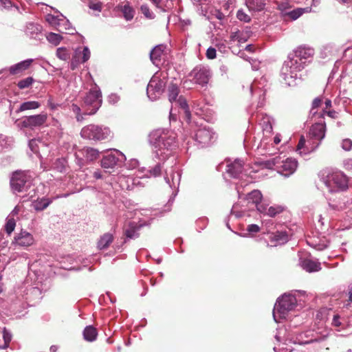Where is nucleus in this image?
Masks as SVG:
<instances>
[{"label": "nucleus", "mask_w": 352, "mask_h": 352, "mask_svg": "<svg viewBox=\"0 0 352 352\" xmlns=\"http://www.w3.org/2000/svg\"><path fill=\"white\" fill-rule=\"evenodd\" d=\"M59 27L57 28V30L61 33H65L68 34H74L76 32L74 28L72 27L69 20L65 16H61Z\"/></svg>", "instance_id": "obj_35"}, {"label": "nucleus", "mask_w": 352, "mask_h": 352, "mask_svg": "<svg viewBox=\"0 0 352 352\" xmlns=\"http://www.w3.org/2000/svg\"><path fill=\"white\" fill-rule=\"evenodd\" d=\"M98 336L97 330L91 325L87 326L83 331L84 339L88 342L96 340Z\"/></svg>", "instance_id": "obj_40"}, {"label": "nucleus", "mask_w": 352, "mask_h": 352, "mask_svg": "<svg viewBox=\"0 0 352 352\" xmlns=\"http://www.w3.org/2000/svg\"><path fill=\"white\" fill-rule=\"evenodd\" d=\"M301 266L303 270L308 272H318L321 270L320 263L311 259H305L302 261Z\"/></svg>", "instance_id": "obj_36"}, {"label": "nucleus", "mask_w": 352, "mask_h": 352, "mask_svg": "<svg viewBox=\"0 0 352 352\" xmlns=\"http://www.w3.org/2000/svg\"><path fill=\"white\" fill-rule=\"evenodd\" d=\"M164 48V46L163 45H158L154 47L151 51L150 59L154 65H158L160 64Z\"/></svg>", "instance_id": "obj_34"}, {"label": "nucleus", "mask_w": 352, "mask_h": 352, "mask_svg": "<svg viewBox=\"0 0 352 352\" xmlns=\"http://www.w3.org/2000/svg\"><path fill=\"white\" fill-rule=\"evenodd\" d=\"M268 0H245V4L251 12H260L264 10Z\"/></svg>", "instance_id": "obj_33"}, {"label": "nucleus", "mask_w": 352, "mask_h": 352, "mask_svg": "<svg viewBox=\"0 0 352 352\" xmlns=\"http://www.w3.org/2000/svg\"><path fill=\"white\" fill-rule=\"evenodd\" d=\"M176 138L177 134L172 130L158 129L153 131L149 135V141L153 146V160L166 161L177 146Z\"/></svg>", "instance_id": "obj_1"}, {"label": "nucleus", "mask_w": 352, "mask_h": 352, "mask_svg": "<svg viewBox=\"0 0 352 352\" xmlns=\"http://www.w3.org/2000/svg\"><path fill=\"white\" fill-rule=\"evenodd\" d=\"M321 180L330 192L346 190L348 188V179L341 172L323 173Z\"/></svg>", "instance_id": "obj_7"}, {"label": "nucleus", "mask_w": 352, "mask_h": 352, "mask_svg": "<svg viewBox=\"0 0 352 352\" xmlns=\"http://www.w3.org/2000/svg\"><path fill=\"white\" fill-rule=\"evenodd\" d=\"M182 173L178 167H172L171 170L166 172L164 179L173 190L172 195L168 201V205L171 206L177 195L179 186L181 181Z\"/></svg>", "instance_id": "obj_16"}, {"label": "nucleus", "mask_w": 352, "mask_h": 352, "mask_svg": "<svg viewBox=\"0 0 352 352\" xmlns=\"http://www.w3.org/2000/svg\"><path fill=\"white\" fill-rule=\"evenodd\" d=\"M260 125L262 126L263 131L271 133L272 131L273 118L267 114L263 113L256 115Z\"/></svg>", "instance_id": "obj_29"}, {"label": "nucleus", "mask_w": 352, "mask_h": 352, "mask_svg": "<svg viewBox=\"0 0 352 352\" xmlns=\"http://www.w3.org/2000/svg\"><path fill=\"white\" fill-rule=\"evenodd\" d=\"M311 12L310 7L306 8H297L289 11H285V16H287L290 19L295 21L301 16L304 13H309Z\"/></svg>", "instance_id": "obj_31"}, {"label": "nucleus", "mask_w": 352, "mask_h": 352, "mask_svg": "<svg viewBox=\"0 0 352 352\" xmlns=\"http://www.w3.org/2000/svg\"><path fill=\"white\" fill-rule=\"evenodd\" d=\"M110 133L109 128L93 124L84 126L80 131L83 139L94 141L107 139Z\"/></svg>", "instance_id": "obj_13"}, {"label": "nucleus", "mask_w": 352, "mask_h": 352, "mask_svg": "<svg viewBox=\"0 0 352 352\" xmlns=\"http://www.w3.org/2000/svg\"><path fill=\"white\" fill-rule=\"evenodd\" d=\"M283 211V208L280 206H272L268 207L266 215L270 217H274L276 215L281 213Z\"/></svg>", "instance_id": "obj_48"}, {"label": "nucleus", "mask_w": 352, "mask_h": 352, "mask_svg": "<svg viewBox=\"0 0 352 352\" xmlns=\"http://www.w3.org/2000/svg\"><path fill=\"white\" fill-rule=\"evenodd\" d=\"M52 130L54 131L56 134V138L57 139H61L65 135V128L63 126L62 123L56 118H53L52 120Z\"/></svg>", "instance_id": "obj_39"}, {"label": "nucleus", "mask_w": 352, "mask_h": 352, "mask_svg": "<svg viewBox=\"0 0 352 352\" xmlns=\"http://www.w3.org/2000/svg\"><path fill=\"white\" fill-rule=\"evenodd\" d=\"M125 160L126 157L122 152L113 149L102 157L100 164L103 168L112 169L116 166H121Z\"/></svg>", "instance_id": "obj_18"}, {"label": "nucleus", "mask_w": 352, "mask_h": 352, "mask_svg": "<svg viewBox=\"0 0 352 352\" xmlns=\"http://www.w3.org/2000/svg\"><path fill=\"white\" fill-rule=\"evenodd\" d=\"M247 231L250 233H257L260 230V228L256 224H250L247 227Z\"/></svg>", "instance_id": "obj_64"}, {"label": "nucleus", "mask_w": 352, "mask_h": 352, "mask_svg": "<svg viewBox=\"0 0 352 352\" xmlns=\"http://www.w3.org/2000/svg\"><path fill=\"white\" fill-rule=\"evenodd\" d=\"M230 39L232 41H238L239 43H245L247 41L243 33L239 30L232 32L230 34Z\"/></svg>", "instance_id": "obj_47"}, {"label": "nucleus", "mask_w": 352, "mask_h": 352, "mask_svg": "<svg viewBox=\"0 0 352 352\" xmlns=\"http://www.w3.org/2000/svg\"><path fill=\"white\" fill-rule=\"evenodd\" d=\"M300 62L295 60L292 55H288L280 70L283 81L287 86H294L299 78V73L304 69Z\"/></svg>", "instance_id": "obj_4"}, {"label": "nucleus", "mask_w": 352, "mask_h": 352, "mask_svg": "<svg viewBox=\"0 0 352 352\" xmlns=\"http://www.w3.org/2000/svg\"><path fill=\"white\" fill-rule=\"evenodd\" d=\"M25 33L26 36L30 38L41 40L42 36V26L36 23H28L26 25Z\"/></svg>", "instance_id": "obj_26"}, {"label": "nucleus", "mask_w": 352, "mask_h": 352, "mask_svg": "<svg viewBox=\"0 0 352 352\" xmlns=\"http://www.w3.org/2000/svg\"><path fill=\"white\" fill-rule=\"evenodd\" d=\"M56 56L62 60H67L70 58V51L65 47H60L56 49Z\"/></svg>", "instance_id": "obj_43"}, {"label": "nucleus", "mask_w": 352, "mask_h": 352, "mask_svg": "<svg viewBox=\"0 0 352 352\" xmlns=\"http://www.w3.org/2000/svg\"><path fill=\"white\" fill-rule=\"evenodd\" d=\"M314 54V50L305 45L299 46L289 54L298 63L300 62L303 67L306 65L307 63L311 61Z\"/></svg>", "instance_id": "obj_19"}, {"label": "nucleus", "mask_w": 352, "mask_h": 352, "mask_svg": "<svg viewBox=\"0 0 352 352\" xmlns=\"http://www.w3.org/2000/svg\"><path fill=\"white\" fill-rule=\"evenodd\" d=\"M89 7L90 9L100 12L102 9V3L100 2H90Z\"/></svg>", "instance_id": "obj_62"}, {"label": "nucleus", "mask_w": 352, "mask_h": 352, "mask_svg": "<svg viewBox=\"0 0 352 352\" xmlns=\"http://www.w3.org/2000/svg\"><path fill=\"white\" fill-rule=\"evenodd\" d=\"M194 80L195 83L201 86L208 84L211 76V72L208 68L205 67L197 68L194 70Z\"/></svg>", "instance_id": "obj_25"}, {"label": "nucleus", "mask_w": 352, "mask_h": 352, "mask_svg": "<svg viewBox=\"0 0 352 352\" xmlns=\"http://www.w3.org/2000/svg\"><path fill=\"white\" fill-rule=\"evenodd\" d=\"M82 54V56L81 62L82 63L87 62L89 59L90 55H91V53H90V51H89V49L88 47L85 46L83 47Z\"/></svg>", "instance_id": "obj_58"}, {"label": "nucleus", "mask_w": 352, "mask_h": 352, "mask_svg": "<svg viewBox=\"0 0 352 352\" xmlns=\"http://www.w3.org/2000/svg\"><path fill=\"white\" fill-rule=\"evenodd\" d=\"M142 224H137L134 222L130 223L129 227L125 230L124 234L128 239H135L139 237V231L142 228Z\"/></svg>", "instance_id": "obj_30"}, {"label": "nucleus", "mask_w": 352, "mask_h": 352, "mask_svg": "<svg viewBox=\"0 0 352 352\" xmlns=\"http://www.w3.org/2000/svg\"><path fill=\"white\" fill-rule=\"evenodd\" d=\"M236 18L243 22L248 23L251 21V17L246 14L243 10L240 9L236 12Z\"/></svg>", "instance_id": "obj_52"}, {"label": "nucleus", "mask_w": 352, "mask_h": 352, "mask_svg": "<svg viewBox=\"0 0 352 352\" xmlns=\"http://www.w3.org/2000/svg\"><path fill=\"white\" fill-rule=\"evenodd\" d=\"M243 170V162L239 159L227 164L226 173L233 178L242 177Z\"/></svg>", "instance_id": "obj_24"}, {"label": "nucleus", "mask_w": 352, "mask_h": 352, "mask_svg": "<svg viewBox=\"0 0 352 352\" xmlns=\"http://www.w3.org/2000/svg\"><path fill=\"white\" fill-rule=\"evenodd\" d=\"M3 338L4 340V344L3 345H0V349H6L8 346V344L12 339L11 333L9 331H8L6 329V328H4L3 331Z\"/></svg>", "instance_id": "obj_51"}, {"label": "nucleus", "mask_w": 352, "mask_h": 352, "mask_svg": "<svg viewBox=\"0 0 352 352\" xmlns=\"http://www.w3.org/2000/svg\"><path fill=\"white\" fill-rule=\"evenodd\" d=\"M47 120V115L42 113L37 115L25 116L21 119L17 120L15 122L18 128L21 129H34L45 124Z\"/></svg>", "instance_id": "obj_15"}, {"label": "nucleus", "mask_w": 352, "mask_h": 352, "mask_svg": "<svg viewBox=\"0 0 352 352\" xmlns=\"http://www.w3.org/2000/svg\"><path fill=\"white\" fill-rule=\"evenodd\" d=\"M54 168L60 173L66 170V162L64 159H57L54 164Z\"/></svg>", "instance_id": "obj_50"}, {"label": "nucleus", "mask_w": 352, "mask_h": 352, "mask_svg": "<svg viewBox=\"0 0 352 352\" xmlns=\"http://www.w3.org/2000/svg\"><path fill=\"white\" fill-rule=\"evenodd\" d=\"M38 144L41 142L36 140H31L29 141V147L30 150L35 154H39V146Z\"/></svg>", "instance_id": "obj_54"}, {"label": "nucleus", "mask_w": 352, "mask_h": 352, "mask_svg": "<svg viewBox=\"0 0 352 352\" xmlns=\"http://www.w3.org/2000/svg\"><path fill=\"white\" fill-rule=\"evenodd\" d=\"M12 140L7 136L0 134V152H3L10 148Z\"/></svg>", "instance_id": "obj_45"}, {"label": "nucleus", "mask_w": 352, "mask_h": 352, "mask_svg": "<svg viewBox=\"0 0 352 352\" xmlns=\"http://www.w3.org/2000/svg\"><path fill=\"white\" fill-rule=\"evenodd\" d=\"M329 334L328 330L321 331V328L317 329H309L301 332L294 338L289 333H287L285 328H279L275 335V339L278 342L289 341L300 345H305L313 343H320L324 340Z\"/></svg>", "instance_id": "obj_2"}, {"label": "nucleus", "mask_w": 352, "mask_h": 352, "mask_svg": "<svg viewBox=\"0 0 352 352\" xmlns=\"http://www.w3.org/2000/svg\"><path fill=\"white\" fill-rule=\"evenodd\" d=\"M118 8L122 12L123 17L126 21H129L133 19L135 10L128 2L123 5H119Z\"/></svg>", "instance_id": "obj_38"}, {"label": "nucleus", "mask_w": 352, "mask_h": 352, "mask_svg": "<svg viewBox=\"0 0 352 352\" xmlns=\"http://www.w3.org/2000/svg\"><path fill=\"white\" fill-rule=\"evenodd\" d=\"M266 85V79L261 78L260 80H254L250 86H248L250 95L253 98H255V101H253L252 104L248 109V113H250L252 117L254 116L253 109H254V102H257L255 107L256 109L263 107L265 104Z\"/></svg>", "instance_id": "obj_9"}, {"label": "nucleus", "mask_w": 352, "mask_h": 352, "mask_svg": "<svg viewBox=\"0 0 352 352\" xmlns=\"http://www.w3.org/2000/svg\"><path fill=\"white\" fill-rule=\"evenodd\" d=\"M10 187L14 192H26L32 184V177L29 171L16 170L10 177Z\"/></svg>", "instance_id": "obj_12"}, {"label": "nucleus", "mask_w": 352, "mask_h": 352, "mask_svg": "<svg viewBox=\"0 0 352 352\" xmlns=\"http://www.w3.org/2000/svg\"><path fill=\"white\" fill-rule=\"evenodd\" d=\"M192 139L199 148H204L210 145L216 139L215 133L206 126H201L195 131Z\"/></svg>", "instance_id": "obj_14"}, {"label": "nucleus", "mask_w": 352, "mask_h": 352, "mask_svg": "<svg viewBox=\"0 0 352 352\" xmlns=\"http://www.w3.org/2000/svg\"><path fill=\"white\" fill-rule=\"evenodd\" d=\"M297 299L292 294H283L278 298L273 309V318L276 322H280V320L286 319L290 311L298 307Z\"/></svg>", "instance_id": "obj_3"}, {"label": "nucleus", "mask_w": 352, "mask_h": 352, "mask_svg": "<svg viewBox=\"0 0 352 352\" xmlns=\"http://www.w3.org/2000/svg\"><path fill=\"white\" fill-rule=\"evenodd\" d=\"M254 208H256L258 212L266 214L268 209V204L261 201V202L255 205Z\"/></svg>", "instance_id": "obj_57"}, {"label": "nucleus", "mask_w": 352, "mask_h": 352, "mask_svg": "<svg viewBox=\"0 0 352 352\" xmlns=\"http://www.w3.org/2000/svg\"><path fill=\"white\" fill-rule=\"evenodd\" d=\"M56 12H57L58 14L54 15L51 14H47L45 16V19L50 25H51L52 27L57 30V28L59 27L60 25V21L62 18L61 16H63V15L59 13L57 10H56Z\"/></svg>", "instance_id": "obj_41"}, {"label": "nucleus", "mask_w": 352, "mask_h": 352, "mask_svg": "<svg viewBox=\"0 0 352 352\" xmlns=\"http://www.w3.org/2000/svg\"><path fill=\"white\" fill-rule=\"evenodd\" d=\"M289 240L286 230L276 231L269 234L267 245L276 247L286 243Z\"/></svg>", "instance_id": "obj_22"}, {"label": "nucleus", "mask_w": 352, "mask_h": 352, "mask_svg": "<svg viewBox=\"0 0 352 352\" xmlns=\"http://www.w3.org/2000/svg\"><path fill=\"white\" fill-rule=\"evenodd\" d=\"M46 38L49 43L56 46L60 43L63 37L59 34L49 32L46 34Z\"/></svg>", "instance_id": "obj_44"}, {"label": "nucleus", "mask_w": 352, "mask_h": 352, "mask_svg": "<svg viewBox=\"0 0 352 352\" xmlns=\"http://www.w3.org/2000/svg\"><path fill=\"white\" fill-rule=\"evenodd\" d=\"M17 300L21 302L23 307L40 300L41 290L37 287H33L28 282L22 283L15 291Z\"/></svg>", "instance_id": "obj_10"}, {"label": "nucleus", "mask_w": 352, "mask_h": 352, "mask_svg": "<svg viewBox=\"0 0 352 352\" xmlns=\"http://www.w3.org/2000/svg\"><path fill=\"white\" fill-rule=\"evenodd\" d=\"M179 88L174 83H170L168 86L167 95L169 102L180 109V113L183 114V119L188 123H190L191 113L189 109L187 100L183 96H179Z\"/></svg>", "instance_id": "obj_8"}, {"label": "nucleus", "mask_w": 352, "mask_h": 352, "mask_svg": "<svg viewBox=\"0 0 352 352\" xmlns=\"http://www.w3.org/2000/svg\"><path fill=\"white\" fill-rule=\"evenodd\" d=\"M54 200H55V198L47 197H38L32 202V206L36 212H41L45 210Z\"/></svg>", "instance_id": "obj_27"}, {"label": "nucleus", "mask_w": 352, "mask_h": 352, "mask_svg": "<svg viewBox=\"0 0 352 352\" xmlns=\"http://www.w3.org/2000/svg\"><path fill=\"white\" fill-rule=\"evenodd\" d=\"M157 161V159L154 160ZM165 161L157 160L156 165L151 169L146 170L144 168L137 171L136 177L139 179L148 178L151 176L157 177L160 175L162 171V164Z\"/></svg>", "instance_id": "obj_23"}, {"label": "nucleus", "mask_w": 352, "mask_h": 352, "mask_svg": "<svg viewBox=\"0 0 352 352\" xmlns=\"http://www.w3.org/2000/svg\"><path fill=\"white\" fill-rule=\"evenodd\" d=\"M40 106L41 104L38 101H26L20 104L19 108L17 110V112L24 111L26 110L36 109L40 107Z\"/></svg>", "instance_id": "obj_42"}, {"label": "nucleus", "mask_w": 352, "mask_h": 352, "mask_svg": "<svg viewBox=\"0 0 352 352\" xmlns=\"http://www.w3.org/2000/svg\"><path fill=\"white\" fill-rule=\"evenodd\" d=\"M102 104V94L96 84L90 89L83 98V108H86L84 115L91 116L95 114Z\"/></svg>", "instance_id": "obj_11"}, {"label": "nucleus", "mask_w": 352, "mask_h": 352, "mask_svg": "<svg viewBox=\"0 0 352 352\" xmlns=\"http://www.w3.org/2000/svg\"><path fill=\"white\" fill-rule=\"evenodd\" d=\"M34 243V238L32 234L26 230H21L15 235L12 244L21 247L28 248Z\"/></svg>", "instance_id": "obj_21"}, {"label": "nucleus", "mask_w": 352, "mask_h": 352, "mask_svg": "<svg viewBox=\"0 0 352 352\" xmlns=\"http://www.w3.org/2000/svg\"><path fill=\"white\" fill-rule=\"evenodd\" d=\"M166 84L165 80L160 78L157 74H155L151 78L146 87L148 98L152 101L160 98L164 91Z\"/></svg>", "instance_id": "obj_17"}, {"label": "nucleus", "mask_w": 352, "mask_h": 352, "mask_svg": "<svg viewBox=\"0 0 352 352\" xmlns=\"http://www.w3.org/2000/svg\"><path fill=\"white\" fill-rule=\"evenodd\" d=\"M87 161L92 162L99 156V151L91 147H85L79 152Z\"/></svg>", "instance_id": "obj_37"}, {"label": "nucleus", "mask_w": 352, "mask_h": 352, "mask_svg": "<svg viewBox=\"0 0 352 352\" xmlns=\"http://www.w3.org/2000/svg\"><path fill=\"white\" fill-rule=\"evenodd\" d=\"M326 125L324 123H316L311 126L309 130V136L313 144H315L314 148L320 145L325 136Z\"/></svg>", "instance_id": "obj_20"}, {"label": "nucleus", "mask_w": 352, "mask_h": 352, "mask_svg": "<svg viewBox=\"0 0 352 352\" xmlns=\"http://www.w3.org/2000/svg\"><path fill=\"white\" fill-rule=\"evenodd\" d=\"M216 52L217 51L215 48L210 47L206 51V57L208 59H213L216 57Z\"/></svg>", "instance_id": "obj_63"}, {"label": "nucleus", "mask_w": 352, "mask_h": 352, "mask_svg": "<svg viewBox=\"0 0 352 352\" xmlns=\"http://www.w3.org/2000/svg\"><path fill=\"white\" fill-rule=\"evenodd\" d=\"M34 59L28 58L22 60L16 64H14L9 67V72L12 75L19 74L27 70L33 63Z\"/></svg>", "instance_id": "obj_28"}, {"label": "nucleus", "mask_w": 352, "mask_h": 352, "mask_svg": "<svg viewBox=\"0 0 352 352\" xmlns=\"http://www.w3.org/2000/svg\"><path fill=\"white\" fill-rule=\"evenodd\" d=\"M309 243L318 250H323L328 247V241L324 237L321 239V243Z\"/></svg>", "instance_id": "obj_56"}, {"label": "nucleus", "mask_w": 352, "mask_h": 352, "mask_svg": "<svg viewBox=\"0 0 352 352\" xmlns=\"http://www.w3.org/2000/svg\"><path fill=\"white\" fill-rule=\"evenodd\" d=\"M263 195L260 190H253L242 201L235 203L231 209L230 214L240 218L246 214L247 209H254L255 205L262 201Z\"/></svg>", "instance_id": "obj_5"}, {"label": "nucleus", "mask_w": 352, "mask_h": 352, "mask_svg": "<svg viewBox=\"0 0 352 352\" xmlns=\"http://www.w3.org/2000/svg\"><path fill=\"white\" fill-rule=\"evenodd\" d=\"M140 10L142 13L148 19H153L155 14L153 12H151L148 8V6L146 4H143L140 7Z\"/></svg>", "instance_id": "obj_55"}, {"label": "nucleus", "mask_w": 352, "mask_h": 352, "mask_svg": "<svg viewBox=\"0 0 352 352\" xmlns=\"http://www.w3.org/2000/svg\"><path fill=\"white\" fill-rule=\"evenodd\" d=\"M342 148L346 151H349L352 148V141L350 139H344L342 142Z\"/></svg>", "instance_id": "obj_60"}, {"label": "nucleus", "mask_w": 352, "mask_h": 352, "mask_svg": "<svg viewBox=\"0 0 352 352\" xmlns=\"http://www.w3.org/2000/svg\"><path fill=\"white\" fill-rule=\"evenodd\" d=\"M34 82L32 77H28L24 79L19 80L17 83V86L20 89H24L28 88Z\"/></svg>", "instance_id": "obj_49"}, {"label": "nucleus", "mask_w": 352, "mask_h": 352, "mask_svg": "<svg viewBox=\"0 0 352 352\" xmlns=\"http://www.w3.org/2000/svg\"><path fill=\"white\" fill-rule=\"evenodd\" d=\"M265 166L268 168L276 170L277 173L284 177H289L296 172L298 163L294 158L288 157L281 160L280 157L278 156L266 161Z\"/></svg>", "instance_id": "obj_6"}, {"label": "nucleus", "mask_w": 352, "mask_h": 352, "mask_svg": "<svg viewBox=\"0 0 352 352\" xmlns=\"http://www.w3.org/2000/svg\"><path fill=\"white\" fill-rule=\"evenodd\" d=\"M322 100L320 98H316L313 102H312V106L311 109V113H312L314 116L316 113V111H315L316 109H317L321 104Z\"/></svg>", "instance_id": "obj_59"}, {"label": "nucleus", "mask_w": 352, "mask_h": 352, "mask_svg": "<svg viewBox=\"0 0 352 352\" xmlns=\"http://www.w3.org/2000/svg\"><path fill=\"white\" fill-rule=\"evenodd\" d=\"M114 236L113 234L111 232H107L102 234L98 241L97 248L99 250L107 249L111 243L113 241Z\"/></svg>", "instance_id": "obj_32"}, {"label": "nucleus", "mask_w": 352, "mask_h": 352, "mask_svg": "<svg viewBox=\"0 0 352 352\" xmlns=\"http://www.w3.org/2000/svg\"><path fill=\"white\" fill-rule=\"evenodd\" d=\"M15 226V220L13 218L8 219L5 226V230L6 232L10 235L14 231Z\"/></svg>", "instance_id": "obj_53"}, {"label": "nucleus", "mask_w": 352, "mask_h": 352, "mask_svg": "<svg viewBox=\"0 0 352 352\" xmlns=\"http://www.w3.org/2000/svg\"><path fill=\"white\" fill-rule=\"evenodd\" d=\"M305 144V139L303 136H301L299 140V142L297 146L296 151L299 153L300 155L307 154L309 152L314 151L316 148H312L311 149L306 148L302 151L304 148Z\"/></svg>", "instance_id": "obj_46"}, {"label": "nucleus", "mask_w": 352, "mask_h": 352, "mask_svg": "<svg viewBox=\"0 0 352 352\" xmlns=\"http://www.w3.org/2000/svg\"><path fill=\"white\" fill-rule=\"evenodd\" d=\"M12 7V3L10 0H0V9L8 10Z\"/></svg>", "instance_id": "obj_61"}]
</instances>
